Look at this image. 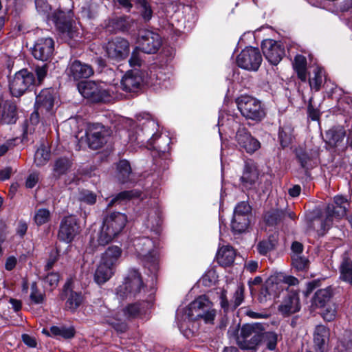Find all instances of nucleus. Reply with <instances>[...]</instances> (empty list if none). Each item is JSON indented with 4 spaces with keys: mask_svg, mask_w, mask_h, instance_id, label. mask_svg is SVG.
Returning <instances> with one entry per match:
<instances>
[{
    "mask_svg": "<svg viewBox=\"0 0 352 352\" xmlns=\"http://www.w3.org/2000/svg\"><path fill=\"white\" fill-rule=\"evenodd\" d=\"M60 276L57 273H48L43 278L45 284H47L52 289L55 288L59 282Z\"/></svg>",
    "mask_w": 352,
    "mask_h": 352,
    "instance_id": "nucleus-58",
    "label": "nucleus"
},
{
    "mask_svg": "<svg viewBox=\"0 0 352 352\" xmlns=\"http://www.w3.org/2000/svg\"><path fill=\"white\" fill-rule=\"evenodd\" d=\"M145 226L151 231L157 232L161 225L160 214L157 209H152L148 213Z\"/></svg>",
    "mask_w": 352,
    "mask_h": 352,
    "instance_id": "nucleus-41",
    "label": "nucleus"
},
{
    "mask_svg": "<svg viewBox=\"0 0 352 352\" xmlns=\"http://www.w3.org/2000/svg\"><path fill=\"white\" fill-rule=\"evenodd\" d=\"M113 28L118 31L124 32L129 30V23L125 17H117L111 21Z\"/></svg>",
    "mask_w": 352,
    "mask_h": 352,
    "instance_id": "nucleus-53",
    "label": "nucleus"
},
{
    "mask_svg": "<svg viewBox=\"0 0 352 352\" xmlns=\"http://www.w3.org/2000/svg\"><path fill=\"white\" fill-rule=\"evenodd\" d=\"M346 131L342 126L332 128L326 132V141L331 146H336L345 137Z\"/></svg>",
    "mask_w": 352,
    "mask_h": 352,
    "instance_id": "nucleus-33",
    "label": "nucleus"
},
{
    "mask_svg": "<svg viewBox=\"0 0 352 352\" xmlns=\"http://www.w3.org/2000/svg\"><path fill=\"white\" fill-rule=\"evenodd\" d=\"M296 158L301 167L306 170L316 166L318 162L319 151L317 148L298 147L295 151Z\"/></svg>",
    "mask_w": 352,
    "mask_h": 352,
    "instance_id": "nucleus-24",
    "label": "nucleus"
},
{
    "mask_svg": "<svg viewBox=\"0 0 352 352\" xmlns=\"http://www.w3.org/2000/svg\"><path fill=\"white\" fill-rule=\"evenodd\" d=\"M36 12L46 17L47 20L54 22L59 31L69 38L78 37V32L73 26L71 21L66 17L65 13L60 10H56L51 13L52 6L47 0H34Z\"/></svg>",
    "mask_w": 352,
    "mask_h": 352,
    "instance_id": "nucleus-2",
    "label": "nucleus"
},
{
    "mask_svg": "<svg viewBox=\"0 0 352 352\" xmlns=\"http://www.w3.org/2000/svg\"><path fill=\"white\" fill-rule=\"evenodd\" d=\"M261 48L265 58L273 65H277L285 56L284 45L273 39L264 40Z\"/></svg>",
    "mask_w": 352,
    "mask_h": 352,
    "instance_id": "nucleus-19",
    "label": "nucleus"
},
{
    "mask_svg": "<svg viewBox=\"0 0 352 352\" xmlns=\"http://www.w3.org/2000/svg\"><path fill=\"white\" fill-rule=\"evenodd\" d=\"M73 162L67 157L56 158L53 164L52 174L55 178H60L66 175L71 169Z\"/></svg>",
    "mask_w": 352,
    "mask_h": 352,
    "instance_id": "nucleus-29",
    "label": "nucleus"
},
{
    "mask_svg": "<svg viewBox=\"0 0 352 352\" xmlns=\"http://www.w3.org/2000/svg\"><path fill=\"white\" fill-rule=\"evenodd\" d=\"M162 38L157 34L148 30H142L139 33L138 48L146 54L156 53L162 45Z\"/></svg>",
    "mask_w": 352,
    "mask_h": 352,
    "instance_id": "nucleus-18",
    "label": "nucleus"
},
{
    "mask_svg": "<svg viewBox=\"0 0 352 352\" xmlns=\"http://www.w3.org/2000/svg\"><path fill=\"white\" fill-rule=\"evenodd\" d=\"M49 65L45 63L42 65H36L34 69L35 74L36 76V85H41L46 77L48 72Z\"/></svg>",
    "mask_w": 352,
    "mask_h": 352,
    "instance_id": "nucleus-52",
    "label": "nucleus"
},
{
    "mask_svg": "<svg viewBox=\"0 0 352 352\" xmlns=\"http://www.w3.org/2000/svg\"><path fill=\"white\" fill-rule=\"evenodd\" d=\"M340 279L352 285V261L349 258H344L339 267Z\"/></svg>",
    "mask_w": 352,
    "mask_h": 352,
    "instance_id": "nucleus-37",
    "label": "nucleus"
},
{
    "mask_svg": "<svg viewBox=\"0 0 352 352\" xmlns=\"http://www.w3.org/2000/svg\"><path fill=\"white\" fill-rule=\"evenodd\" d=\"M30 297L32 301H33L36 304H40L43 302L44 294L38 292L36 283H33L31 286V294Z\"/></svg>",
    "mask_w": 352,
    "mask_h": 352,
    "instance_id": "nucleus-57",
    "label": "nucleus"
},
{
    "mask_svg": "<svg viewBox=\"0 0 352 352\" xmlns=\"http://www.w3.org/2000/svg\"><path fill=\"white\" fill-rule=\"evenodd\" d=\"M36 85L34 73L27 69H23L15 73L9 82V89L14 97H21L30 87Z\"/></svg>",
    "mask_w": 352,
    "mask_h": 352,
    "instance_id": "nucleus-9",
    "label": "nucleus"
},
{
    "mask_svg": "<svg viewBox=\"0 0 352 352\" xmlns=\"http://www.w3.org/2000/svg\"><path fill=\"white\" fill-rule=\"evenodd\" d=\"M262 341L265 344L267 349L273 351L276 349L278 335L273 331H263Z\"/></svg>",
    "mask_w": 352,
    "mask_h": 352,
    "instance_id": "nucleus-47",
    "label": "nucleus"
},
{
    "mask_svg": "<svg viewBox=\"0 0 352 352\" xmlns=\"http://www.w3.org/2000/svg\"><path fill=\"white\" fill-rule=\"evenodd\" d=\"M69 80H78L81 78H88L94 74L92 67L78 60L70 61L65 70Z\"/></svg>",
    "mask_w": 352,
    "mask_h": 352,
    "instance_id": "nucleus-23",
    "label": "nucleus"
},
{
    "mask_svg": "<svg viewBox=\"0 0 352 352\" xmlns=\"http://www.w3.org/2000/svg\"><path fill=\"white\" fill-rule=\"evenodd\" d=\"M60 298L65 300V308L72 313L76 312L78 308L82 305L84 298L81 292L74 291L72 288V282L67 280L60 294Z\"/></svg>",
    "mask_w": 352,
    "mask_h": 352,
    "instance_id": "nucleus-20",
    "label": "nucleus"
},
{
    "mask_svg": "<svg viewBox=\"0 0 352 352\" xmlns=\"http://www.w3.org/2000/svg\"><path fill=\"white\" fill-rule=\"evenodd\" d=\"M349 204L343 196H336L332 204H328L326 208V218L314 219L311 223L313 229L316 230L319 234L323 235L331 226L333 219H341L346 214Z\"/></svg>",
    "mask_w": 352,
    "mask_h": 352,
    "instance_id": "nucleus-3",
    "label": "nucleus"
},
{
    "mask_svg": "<svg viewBox=\"0 0 352 352\" xmlns=\"http://www.w3.org/2000/svg\"><path fill=\"white\" fill-rule=\"evenodd\" d=\"M341 346L342 347V351L352 352V332L345 333Z\"/></svg>",
    "mask_w": 352,
    "mask_h": 352,
    "instance_id": "nucleus-59",
    "label": "nucleus"
},
{
    "mask_svg": "<svg viewBox=\"0 0 352 352\" xmlns=\"http://www.w3.org/2000/svg\"><path fill=\"white\" fill-rule=\"evenodd\" d=\"M329 336V329L325 326H316L314 333V342L318 352H324V344Z\"/></svg>",
    "mask_w": 352,
    "mask_h": 352,
    "instance_id": "nucleus-30",
    "label": "nucleus"
},
{
    "mask_svg": "<svg viewBox=\"0 0 352 352\" xmlns=\"http://www.w3.org/2000/svg\"><path fill=\"white\" fill-rule=\"evenodd\" d=\"M286 213L281 210H272L265 215V219L267 225L275 226L280 223L285 217Z\"/></svg>",
    "mask_w": 352,
    "mask_h": 352,
    "instance_id": "nucleus-44",
    "label": "nucleus"
},
{
    "mask_svg": "<svg viewBox=\"0 0 352 352\" xmlns=\"http://www.w3.org/2000/svg\"><path fill=\"white\" fill-rule=\"evenodd\" d=\"M262 56L258 48L249 47L243 50L236 57L239 67L249 70L257 71L262 62Z\"/></svg>",
    "mask_w": 352,
    "mask_h": 352,
    "instance_id": "nucleus-15",
    "label": "nucleus"
},
{
    "mask_svg": "<svg viewBox=\"0 0 352 352\" xmlns=\"http://www.w3.org/2000/svg\"><path fill=\"white\" fill-rule=\"evenodd\" d=\"M80 94L92 103L107 102L110 100L109 91L94 81H83L78 84Z\"/></svg>",
    "mask_w": 352,
    "mask_h": 352,
    "instance_id": "nucleus-10",
    "label": "nucleus"
},
{
    "mask_svg": "<svg viewBox=\"0 0 352 352\" xmlns=\"http://www.w3.org/2000/svg\"><path fill=\"white\" fill-rule=\"evenodd\" d=\"M54 51V40L50 37H44L36 40L32 49V54L34 58L44 62L52 57Z\"/></svg>",
    "mask_w": 352,
    "mask_h": 352,
    "instance_id": "nucleus-21",
    "label": "nucleus"
},
{
    "mask_svg": "<svg viewBox=\"0 0 352 352\" xmlns=\"http://www.w3.org/2000/svg\"><path fill=\"white\" fill-rule=\"evenodd\" d=\"M278 138L280 142V144L283 147H286L289 145L291 138L283 129L279 130Z\"/></svg>",
    "mask_w": 352,
    "mask_h": 352,
    "instance_id": "nucleus-62",
    "label": "nucleus"
},
{
    "mask_svg": "<svg viewBox=\"0 0 352 352\" xmlns=\"http://www.w3.org/2000/svg\"><path fill=\"white\" fill-rule=\"evenodd\" d=\"M107 56L117 62L125 59L130 52L129 42L122 37H115L104 46Z\"/></svg>",
    "mask_w": 352,
    "mask_h": 352,
    "instance_id": "nucleus-13",
    "label": "nucleus"
},
{
    "mask_svg": "<svg viewBox=\"0 0 352 352\" xmlns=\"http://www.w3.org/2000/svg\"><path fill=\"white\" fill-rule=\"evenodd\" d=\"M185 314L192 320L202 319L205 322L210 323L214 320L217 311L208 297L201 295L190 303Z\"/></svg>",
    "mask_w": 352,
    "mask_h": 352,
    "instance_id": "nucleus-5",
    "label": "nucleus"
},
{
    "mask_svg": "<svg viewBox=\"0 0 352 352\" xmlns=\"http://www.w3.org/2000/svg\"><path fill=\"white\" fill-rule=\"evenodd\" d=\"M133 245L138 257L142 260L144 266L151 272H155L157 270L158 256L154 250L153 241L148 237H142L135 239Z\"/></svg>",
    "mask_w": 352,
    "mask_h": 352,
    "instance_id": "nucleus-7",
    "label": "nucleus"
},
{
    "mask_svg": "<svg viewBox=\"0 0 352 352\" xmlns=\"http://www.w3.org/2000/svg\"><path fill=\"white\" fill-rule=\"evenodd\" d=\"M236 104L239 111L246 119L260 121L265 116L261 102L253 97L241 96L236 99Z\"/></svg>",
    "mask_w": 352,
    "mask_h": 352,
    "instance_id": "nucleus-8",
    "label": "nucleus"
},
{
    "mask_svg": "<svg viewBox=\"0 0 352 352\" xmlns=\"http://www.w3.org/2000/svg\"><path fill=\"white\" fill-rule=\"evenodd\" d=\"M51 212L48 209L38 208L35 210L34 221L38 226H41L48 223L51 219Z\"/></svg>",
    "mask_w": 352,
    "mask_h": 352,
    "instance_id": "nucleus-46",
    "label": "nucleus"
},
{
    "mask_svg": "<svg viewBox=\"0 0 352 352\" xmlns=\"http://www.w3.org/2000/svg\"><path fill=\"white\" fill-rule=\"evenodd\" d=\"M39 181V174L38 173H31L27 178L25 186L28 188H34Z\"/></svg>",
    "mask_w": 352,
    "mask_h": 352,
    "instance_id": "nucleus-60",
    "label": "nucleus"
},
{
    "mask_svg": "<svg viewBox=\"0 0 352 352\" xmlns=\"http://www.w3.org/2000/svg\"><path fill=\"white\" fill-rule=\"evenodd\" d=\"M80 231L78 219L74 215L66 216L60 223L58 238L61 241L69 243L80 233Z\"/></svg>",
    "mask_w": 352,
    "mask_h": 352,
    "instance_id": "nucleus-16",
    "label": "nucleus"
},
{
    "mask_svg": "<svg viewBox=\"0 0 352 352\" xmlns=\"http://www.w3.org/2000/svg\"><path fill=\"white\" fill-rule=\"evenodd\" d=\"M122 254V250L118 246H110L104 252L101 262L114 267Z\"/></svg>",
    "mask_w": 352,
    "mask_h": 352,
    "instance_id": "nucleus-35",
    "label": "nucleus"
},
{
    "mask_svg": "<svg viewBox=\"0 0 352 352\" xmlns=\"http://www.w3.org/2000/svg\"><path fill=\"white\" fill-rule=\"evenodd\" d=\"M309 117L312 120H318L320 118V111L318 109L314 108L311 104H309L307 108Z\"/></svg>",
    "mask_w": 352,
    "mask_h": 352,
    "instance_id": "nucleus-63",
    "label": "nucleus"
},
{
    "mask_svg": "<svg viewBox=\"0 0 352 352\" xmlns=\"http://www.w3.org/2000/svg\"><path fill=\"white\" fill-rule=\"evenodd\" d=\"M251 210V206L246 201H241L235 206L231 221V229L234 234L244 233L248 230Z\"/></svg>",
    "mask_w": 352,
    "mask_h": 352,
    "instance_id": "nucleus-11",
    "label": "nucleus"
},
{
    "mask_svg": "<svg viewBox=\"0 0 352 352\" xmlns=\"http://www.w3.org/2000/svg\"><path fill=\"white\" fill-rule=\"evenodd\" d=\"M292 265L294 268L297 271H307L309 267V260L305 256L301 255H293L291 258Z\"/></svg>",
    "mask_w": 352,
    "mask_h": 352,
    "instance_id": "nucleus-45",
    "label": "nucleus"
},
{
    "mask_svg": "<svg viewBox=\"0 0 352 352\" xmlns=\"http://www.w3.org/2000/svg\"><path fill=\"white\" fill-rule=\"evenodd\" d=\"M111 134L109 128L99 123L92 124L87 132L89 147L95 150L102 148L107 142Z\"/></svg>",
    "mask_w": 352,
    "mask_h": 352,
    "instance_id": "nucleus-14",
    "label": "nucleus"
},
{
    "mask_svg": "<svg viewBox=\"0 0 352 352\" xmlns=\"http://www.w3.org/2000/svg\"><path fill=\"white\" fill-rule=\"evenodd\" d=\"M143 83V76L141 71L133 69L128 71L121 80L122 90L129 93H137Z\"/></svg>",
    "mask_w": 352,
    "mask_h": 352,
    "instance_id": "nucleus-25",
    "label": "nucleus"
},
{
    "mask_svg": "<svg viewBox=\"0 0 352 352\" xmlns=\"http://www.w3.org/2000/svg\"><path fill=\"white\" fill-rule=\"evenodd\" d=\"M244 300V287L243 286H239L235 291L233 299L231 301V309H236Z\"/></svg>",
    "mask_w": 352,
    "mask_h": 352,
    "instance_id": "nucleus-51",
    "label": "nucleus"
},
{
    "mask_svg": "<svg viewBox=\"0 0 352 352\" xmlns=\"http://www.w3.org/2000/svg\"><path fill=\"white\" fill-rule=\"evenodd\" d=\"M144 288V284L140 272L131 269L125 278L124 283L117 289V295L121 298L135 297Z\"/></svg>",
    "mask_w": 352,
    "mask_h": 352,
    "instance_id": "nucleus-12",
    "label": "nucleus"
},
{
    "mask_svg": "<svg viewBox=\"0 0 352 352\" xmlns=\"http://www.w3.org/2000/svg\"><path fill=\"white\" fill-rule=\"evenodd\" d=\"M149 306L148 302H135L129 304L124 309V316L128 318H134L145 312V309Z\"/></svg>",
    "mask_w": 352,
    "mask_h": 352,
    "instance_id": "nucleus-36",
    "label": "nucleus"
},
{
    "mask_svg": "<svg viewBox=\"0 0 352 352\" xmlns=\"http://www.w3.org/2000/svg\"><path fill=\"white\" fill-rule=\"evenodd\" d=\"M304 250L303 245L298 241H294L291 245V258L293 255H301Z\"/></svg>",
    "mask_w": 352,
    "mask_h": 352,
    "instance_id": "nucleus-61",
    "label": "nucleus"
},
{
    "mask_svg": "<svg viewBox=\"0 0 352 352\" xmlns=\"http://www.w3.org/2000/svg\"><path fill=\"white\" fill-rule=\"evenodd\" d=\"M127 221L126 216L119 212L106 214L98 239V243L105 245L116 236L124 228Z\"/></svg>",
    "mask_w": 352,
    "mask_h": 352,
    "instance_id": "nucleus-4",
    "label": "nucleus"
},
{
    "mask_svg": "<svg viewBox=\"0 0 352 352\" xmlns=\"http://www.w3.org/2000/svg\"><path fill=\"white\" fill-rule=\"evenodd\" d=\"M332 296V288L331 287L318 289L312 298V305L316 307H323L329 302Z\"/></svg>",
    "mask_w": 352,
    "mask_h": 352,
    "instance_id": "nucleus-34",
    "label": "nucleus"
},
{
    "mask_svg": "<svg viewBox=\"0 0 352 352\" xmlns=\"http://www.w3.org/2000/svg\"><path fill=\"white\" fill-rule=\"evenodd\" d=\"M17 118V108L14 101L6 100L0 103V123L14 124Z\"/></svg>",
    "mask_w": 352,
    "mask_h": 352,
    "instance_id": "nucleus-27",
    "label": "nucleus"
},
{
    "mask_svg": "<svg viewBox=\"0 0 352 352\" xmlns=\"http://www.w3.org/2000/svg\"><path fill=\"white\" fill-rule=\"evenodd\" d=\"M336 313L334 308H327L322 313V317L327 321H332L336 317Z\"/></svg>",
    "mask_w": 352,
    "mask_h": 352,
    "instance_id": "nucleus-64",
    "label": "nucleus"
},
{
    "mask_svg": "<svg viewBox=\"0 0 352 352\" xmlns=\"http://www.w3.org/2000/svg\"><path fill=\"white\" fill-rule=\"evenodd\" d=\"M79 199L87 204H94L96 201V195L88 190H82L80 193Z\"/></svg>",
    "mask_w": 352,
    "mask_h": 352,
    "instance_id": "nucleus-55",
    "label": "nucleus"
},
{
    "mask_svg": "<svg viewBox=\"0 0 352 352\" xmlns=\"http://www.w3.org/2000/svg\"><path fill=\"white\" fill-rule=\"evenodd\" d=\"M140 125L129 135V141L135 143L140 146H144L148 149L157 150L159 153H165L168 149V144L170 142L168 136H161L157 133L158 124L150 118L146 114L144 116L140 115L138 117Z\"/></svg>",
    "mask_w": 352,
    "mask_h": 352,
    "instance_id": "nucleus-1",
    "label": "nucleus"
},
{
    "mask_svg": "<svg viewBox=\"0 0 352 352\" xmlns=\"http://www.w3.org/2000/svg\"><path fill=\"white\" fill-rule=\"evenodd\" d=\"M113 274V266L100 262L96 270L94 279L98 284L101 285L107 282L111 277Z\"/></svg>",
    "mask_w": 352,
    "mask_h": 352,
    "instance_id": "nucleus-32",
    "label": "nucleus"
},
{
    "mask_svg": "<svg viewBox=\"0 0 352 352\" xmlns=\"http://www.w3.org/2000/svg\"><path fill=\"white\" fill-rule=\"evenodd\" d=\"M50 151L46 146L41 144L37 148L34 154V163L36 166H42L45 165L50 160Z\"/></svg>",
    "mask_w": 352,
    "mask_h": 352,
    "instance_id": "nucleus-43",
    "label": "nucleus"
},
{
    "mask_svg": "<svg viewBox=\"0 0 352 352\" xmlns=\"http://www.w3.org/2000/svg\"><path fill=\"white\" fill-rule=\"evenodd\" d=\"M278 280L283 281V283L289 285H296L299 283L298 280L296 277L292 276H285L282 274H280L276 276H271L270 278L268 279V281H270L271 283H273Z\"/></svg>",
    "mask_w": 352,
    "mask_h": 352,
    "instance_id": "nucleus-50",
    "label": "nucleus"
},
{
    "mask_svg": "<svg viewBox=\"0 0 352 352\" xmlns=\"http://www.w3.org/2000/svg\"><path fill=\"white\" fill-rule=\"evenodd\" d=\"M258 178V172L253 164L245 163L242 176L240 178L242 188L250 189Z\"/></svg>",
    "mask_w": 352,
    "mask_h": 352,
    "instance_id": "nucleus-28",
    "label": "nucleus"
},
{
    "mask_svg": "<svg viewBox=\"0 0 352 352\" xmlns=\"http://www.w3.org/2000/svg\"><path fill=\"white\" fill-rule=\"evenodd\" d=\"M322 72L320 69H316L314 72V78L309 79V85L311 89H314L316 91L320 88L322 84Z\"/></svg>",
    "mask_w": 352,
    "mask_h": 352,
    "instance_id": "nucleus-56",
    "label": "nucleus"
},
{
    "mask_svg": "<svg viewBox=\"0 0 352 352\" xmlns=\"http://www.w3.org/2000/svg\"><path fill=\"white\" fill-rule=\"evenodd\" d=\"M137 5L144 20L145 21H149L153 16V10L150 3L146 0H137Z\"/></svg>",
    "mask_w": 352,
    "mask_h": 352,
    "instance_id": "nucleus-48",
    "label": "nucleus"
},
{
    "mask_svg": "<svg viewBox=\"0 0 352 352\" xmlns=\"http://www.w3.org/2000/svg\"><path fill=\"white\" fill-rule=\"evenodd\" d=\"M293 67L296 72L298 77L301 81L305 82L307 80V59L300 54H298L294 58Z\"/></svg>",
    "mask_w": 352,
    "mask_h": 352,
    "instance_id": "nucleus-39",
    "label": "nucleus"
},
{
    "mask_svg": "<svg viewBox=\"0 0 352 352\" xmlns=\"http://www.w3.org/2000/svg\"><path fill=\"white\" fill-rule=\"evenodd\" d=\"M235 140L241 149L248 153H253L261 147L260 142L254 138L244 126H239L236 131Z\"/></svg>",
    "mask_w": 352,
    "mask_h": 352,
    "instance_id": "nucleus-22",
    "label": "nucleus"
},
{
    "mask_svg": "<svg viewBox=\"0 0 352 352\" xmlns=\"http://www.w3.org/2000/svg\"><path fill=\"white\" fill-rule=\"evenodd\" d=\"M236 253L230 246H223L217 254V261L222 266H230L234 263Z\"/></svg>",
    "mask_w": 352,
    "mask_h": 352,
    "instance_id": "nucleus-31",
    "label": "nucleus"
},
{
    "mask_svg": "<svg viewBox=\"0 0 352 352\" xmlns=\"http://www.w3.org/2000/svg\"><path fill=\"white\" fill-rule=\"evenodd\" d=\"M55 98L56 92L53 88L42 89L36 97L35 110L31 116V119L34 116L38 117L39 114L51 113L54 106Z\"/></svg>",
    "mask_w": 352,
    "mask_h": 352,
    "instance_id": "nucleus-17",
    "label": "nucleus"
},
{
    "mask_svg": "<svg viewBox=\"0 0 352 352\" xmlns=\"http://www.w3.org/2000/svg\"><path fill=\"white\" fill-rule=\"evenodd\" d=\"M140 195V192L136 190L120 192L115 197L110 200L107 204V208H111L112 206L117 204H120L123 201H129L133 197H138Z\"/></svg>",
    "mask_w": 352,
    "mask_h": 352,
    "instance_id": "nucleus-40",
    "label": "nucleus"
},
{
    "mask_svg": "<svg viewBox=\"0 0 352 352\" xmlns=\"http://www.w3.org/2000/svg\"><path fill=\"white\" fill-rule=\"evenodd\" d=\"M265 330L262 323L245 324L236 337V344L243 349H254L262 342V333Z\"/></svg>",
    "mask_w": 352,
    "mask_h": 352,
    "instance_id": "nucleus-6",
    "label": "nucleus"
},
{
    "mask_svg": "<svg viewBox=\"0 0 352 352\" xmlns=\"http://www.w3.org/2000/svg\"><path fill=\"white\" fill-rule=\"evenodd\" d=\"M277 238L275 235H271L267 240L260 241L257 245V250L259 254L265 255L274 250L277 245Z\"/></svg>",
    "mask_w": 352,
    "mask_h": 352,
    "instance_id": "nucleus-42",
    "label": "nucleus"
},
{
    "mask_svg": "<svg viewBox=\"0 0 352 352\" xmlns=\"http://www.w3.org/2000/svg\"><path fill=\"white\" fill-rule=\"evenodd\" d=\"M140 50H141L137 47L132 52L131 58L129 60L131 67H141L143 61L141 57Z\"/></svg>",
    "mask_w": 352,
    "mask_h": 352,
    "instance_id": "nucleus-54",
    "label": "nucleus"
},
{
    "mask_svg": "<svg viewBox=\"0 0 352 352\" xmlns=\"http://www.w3.org/2000/svg\"><path fill=\"white\" fill-rule=\"evenodd\" d=\"M50 332L53 336H60L66 339L73 338L75 334L74 330L72 328L58 327L56 326L51 327Z\"/></svg>",
    "mask_w": 352,
    "mask_h": 352,
    "instance_id": "nucleus-49",
    "label": "nucleus"
},
{
    "mask_svg": "<svg viewBox=\"0 0 352 352\" xmlns=\"http://www.w3.org/2000/svg\"><path fill=\"white\" fill-rule=\"evenodd\" d=\"M117 177L121 183L124 184L130 180L132 170L127 160H120L117 165Z\"/></svg>",
    "mask_w": 352,
    "mask_h": 352,
    "instance_id": "nucleus-38",
    "label": "nucleus"
},
{
    "mask_svg": "<svg viewBox=\"0 0 352 352\" xmlns=\"http://www.w3.org/2000/svg\"><path fill=\"white\" fill-rule=\"evenodd\" d=\"M300 309L298 294L295 291H290L278 307L279 311L284 316L294 314Z\"/></svg>",
    "mask_w": 352,
    "mask_h": 352,
    "instance_id": "nucleus-26",
    "label": "nucleus"
}]
</instances>
